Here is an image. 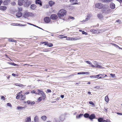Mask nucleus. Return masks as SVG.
Returning <instances> with one entry per match:
<instances>
[{
  "label": "nucleus",
  "mask_w": 122,
  "mask_h": 122,
  "mask_svg": "<svg viewBox=\"0 0 122 122\" xmlns=\"http://www.w3.org/2000/svg\"><path fill=\"white\" fill-rule=\"evenodd\" d=\"M85 61L88 64L91 65L92 67H95V66H94V65H93L90 61Z\"/></svg>",
  "instance_id": "obj_15"
},
{
  "label": "nucleus",
  "mask_w": 122,
  "mask_h": 122,
  "mask_svg": "<svg viewBox=\"0 0 122 122\" xmlns=\"http://www.w3.org/2000/svg\"><path fill=\"white\" fill-rule=\"evenodd\" d=\"M110 75L113 78H115V74H110Z\"/></svg>",
  "instance_id": "obj_40"
},
{
  "label": "nucleus",
  "mask_w": 122,
  "mask_h": 122,
  "mask_svg": "<svg viewBox=\"0 0 122 122\" xmlns=\"http://www.w3.org/2000/svg\"><path fill=\"white\" fill-rule=\"evenodd\" d=\"M70 1L73 3V4H77V0H70Z\"/></svg>",
  "instance_id": "obj_12"
},
{
  "label": "nucleus",
  "mask_w": 122,
  "mask_h": 122,
  "mask_svg": "<svg viewBox=\"0 0 122 122\" xmlns=\"http://www.w3.org/2000/svg\"><path fill=\"white\" fill-rule=\"evenodd\" d=\"M95 88L97 89H99L100 88V87L97 86Z\"/></svg>",
  "instance_id": "obj_63"
},
{
  "label": "nucleus",
  "mask_w": 122,
  "mask_h": 122,
  "mask_svg": "<svg viewBox=\"0 0 122 122\" xmlns=\"http://www.w3.org/2000/svg\"><path fill=\"white\" fill-rule=\"evenodd\" d=\"M95 116L94 114H92L90 116L89 115V118L90 119L91 121L93 119L95 118Z\"/></svg>",
  "instance_id": "obj_8"
},
{
  "label": "nucleus",
  "mask_w": 122,
  "mask_h": 122,
  "mask_svg": "<svg viewBox=\"0 0 122 122\" xmlns=\"http://www.w3.org/2000/svg\"><path fill=\"white\" fill-rule=\"evenodd\" d=\"M43 43H44V45H46L47 46L48 43L46 42H43Z\"/></svg>",
  "instance_id": "obj_49"
},
{
  "label": "nucleus",
  "mask_w": 122,
  "mask_h": 122,
  "mask_svg": "<svg viewBox=\"0 0 122 122\" xmlns=\"http://www.w3.org/2000/svg\"><path fill=\"white\" fill-rule=\"evenodd\" d=\"M18 84V86L19 87H22L23 86L21 84Z\"/></svg>",
  "instance_id": "obj_54"
},
{
  "label": "nucleus",
  "mask_w": 122,
  "mask_h": 122,
  "mask_svg": "<svg viewBox=\"0 0 122 122\" xmlns=\"http://www.w3.org/2000/svg\"><path fill=\"white\" fill-rule=\"evenodd\" d=\"M110 8L112 9H114L115 8V4L112 3H111L110 5Z\"/></svg>",
  "instance_id": "obj_11"
},
{
  "label": "nucleus",
  "mask_w": 122,
  "mask_h": 122,
  "mask_svg": "<svg viewBox=\"0 0 122 122\" xmlns=\"http://www.w3.org/2000/svg\"><path fill=\"white\" fill-rule=\"evenodd\" d=\"M47 46L50 47H52L53 46V45L52 43H50L48 44Z\"/></svg>",
  "instance_id": "obj_39"
},
{
  "label": "nucleus",
  "mask_w": 122,
  "mask_h": 122,
  "mask_svg": "<svg viewBox=\"0 0 122 122\" xmlns=\"http://www.w3.org/2000/svg\"><path fill=\"white\" fill-rule=\"evenodd\" d=\"M31 121V117H29L25 119L24 122H30Z\"/></svg>",
  "instance_id": "obj_9"
},
{
  "label": "nucleus",
  "mask_w": 122,
  "mask_h": 122,
  "mask_svg": "<svg viewBox=\"0 0 122 122\" xmlns=\"http://www.w3.org/2000/svg\"><path fill=\"white\" fill-rule=\"evenodd\" d=\"M83 115V114H81L78 116L77 115L76 116V118H77L79 119Z\"/></svg>",
  "instance_id": "obj_32"
},
{
  "label": "nucleus",
  "mask_w": 122,
  "mask_h": 122,
  "mask_svg": "<svg viewBox=\"0 0 122 122\" xmlns=\"http://www.w3.org/2000/svg\"><path fill=\"white\" fill-rule=\"evenodd\" d=\"M50 18L48 17H45L44 19V20L45 22L46 23H49L50 21Z\"/></svg>",
  "instance_id": "obj_6"
},
{
  "label": "nucleus",
  "mask_w": 122,
  "mask_h": 122,
  "mask_svg": "<svg viewBox=\"0 0 122 122\" xmlns=\"http://www.w3.org/2000/svg\"><path fill=\"white\" fill-rule=\"evenodd\" d=\"M29 0H22V1L25 3H26L27 5H28V1Z\"/></svg>",
  "instance_id": "obj_37"
},
{
  "label": "nucleus",
  "mask_w": 122,
  "mask_h": 122,
  "mask_svg": "<svg viewBox=\"0 0 122 122\" xmlns=\"http://www.w3.org/2000/svg\"><path fill=\"white\" fill-rule=\"evenodd\" d=\"M57 16L56 14H53L51 15L50 18L52 20H55L57 19Z\"/></svg>",
  "instance_id": "obj_5"
},
{
  "label": "nucleus",
  "mask_w": 122,
  "mask_h": 122,
  "mask_svg": "<svg viewBox=\"0 0 122 122\" xmlns=\"http://www.w3.org/2000/svg\"><path fill=\"white\" fill-rule=\"evenodd\" d=\"M74 8L73 7V6L71 5H68V9L70 10L73 9Z\"/></svg>",
  "instance_id": "obj_19"
},
{
  "label": "nucleus",
  "mask_w": 122,
  "mask_h": 122,
  "mask_svg": "<svg viewBox=\"0 0 122 122\" xmlns=\"http://www.w3.org/2000/svg\"><path fill=\"white\" fill-rule=\"evenodd\" d=\"M33 14L31 13L28 12L26 13V15L27 16H32V15Z\"/></svg>",
  "instance_id": "obj_28"
},
{
  "label": "nucleus",
  "mask_w": 122,
  "mask_h": 122,
  "mask_svg": "<svg viewBox=\"0 0 122 122\" xmlns=\"http://www.w3.org/2000/svg\"><path fill=\"white\" fill-rule=\"evenodd\" d=\"M47 91L48 93H50L51 92V90L49 89H47Z\"/></svg>",
  "instance_id": "obj_52"
},
{
  "label": "nucleus",
  "mask_w": 122,
  "mask_h": 122,
  "mask_svg": "<svg viewBox=\"0 0 122 122\" xmlns=\"http://www.w3.org/2000/svg\"><path fill=\"white\" fill-rule=\"evenodd\" d=\"M1 99H4L5 98V97L3 96H1Z\"/></svg>",
  "instance_id": "obj_60"
},
{
  "label": "nucleus",
  "mask_w": 122,
  "mask_h": 122,
  "mask_svg": "<svg viewBox=\"0 0 122 122\" xmlns=\"http://www.w3.org/2000/svg\"><path fill=\"white\" fill-rule=\"evenodd\" d=\"M82 34H84L85 35H86L87 34V33L86 32H85L84 31H82Z\"/></svg>",
  "instance_id": "obj_43"
},
{
  "label": "nucleus",
  "mask_w": 122,
  "mask_h": 122,
  "mask_svg": "<svg viewBox=\"0 0 122 122\" xmlns=\"http://www.w3.org/2000/svg\"><path fill=\"white\" fill-rule=\"evenodd\" d=\"M55 3L51 1H50L49 2V4L50 6H51L53 5H54Z\"/></svg>",
  "instance_id": "obj_26"
},
{
  "label": "nucleus",
  "mask_w": 122,
  "mask_h": 122,
  "mask_svg": "<svg viewBox=\"0 0 122 122\" xmlns=\"http://www.w3.org/2000/svg\"><path fill=\"white\" fill-rule=\"evenodd\" d=\"M12 75L13 76H15L16 75L14 73H13L12 74Z\"/></svg>",
  "instance_id": "obj_61"
},
{
  "label": "nucleus",
  "mask_w": 122,
  "mask_h": 122,
  "mask_svg": "<svg viewBox=\"0 0 122 122\" xmlns=\"http://www.w3.org/2000/svg\"><path fill=\"white\" fill-rule=\"evenodd\" d=\"M102 1L104 2H107V0H102Z\"/></svg>",
  "instance_id": "obj_58"
},
{
  "label": "nucleus",
  "mask_w": 122,
  "mask_h": 122,
  "mask_svg": "<svg viewBox=\"0 0 122 122\" xmlns=\"http://www.w3.org/2000/svg\"><path fill=\"white\" fill-rule=\"evenodd\" d=\"M96 7L99 9H101L103 7V4L101 3H98L96 4L95 5Z\"/></svg>",
  "instance_id": "obj_4"
},
{
  "label": "nucleus",
  "mask_w": 122,
  "mask_h": 122,
  "mask_svg": "<svg viewBox=\"0 0 122 122\" xmlns=\"http://www.w3.org/2000/svg\"><path fill=\"white\" fill-rule=\"evenodd\" d=\"M59 38H67V36H65L64 35H62L59 36Z\"/></svg>",
  "instance_id": "obj_27"
},
{
  "label": "nucleus",
  "mask_w": 122,
  "mask_h": 122,
  "mask_svg": "<svg viewBox=\"0 0 122 122\" xmlns=\"http://www.w3.org/2000/svg\"><path fill=\"white\" fill-rule=\"evenodd\" d=\"M113 45L115 46L116 47H118L119 48H120V47L118 46L116 44H112Z\"/></svg>",
  "instance_id": "obj_50"
},
{
  "label": "nucleus",
  "mask_w": 122,
  "mask_h": 122,
  "mask_svg": "<svg viewBox=\"0 0 122 122\" xmlns=\"http://www.w3.org/2000/svg\"><path fill=\"white\" fill-rule=\"evenodd\" d=\"M69 19H71L74 20V18L72 17L71 16H70L69 17Z\"/></svg>",
  "instance_id": "obj_48"
},
{
  "label": "nucleus",
  "mask_w": 122,
  "mask_h": 122,
  "mask_svg": "<svg viewBox=\"0 0 122 122\" xmlns=\"http://www.w3.org/2000/svg\"><path fill=\"white\" fill-rule=\"evenodd\" d=\"M42 99V97H40L38 99V101H41Z\"/></svg>",
  "instance_id": "obj_44"
},
{
  "label": "nucleus",
  "mask_w": 122,
  "mask_h": 122,
  "mask_svg": "<svg viewBox=\"0 0 122 122\" xmlns=\"http://www.w3.org/2000/svg\"><path fill=\"white\" fill-rule=\"evenodd\" d=\"M75 84L76 85V84H80V82H76L75 83Z\"/></svg>",
  "instance_id": "obj_59"
},
{
  "label": "nucleus",
  "mask_w": 122,
  "mask_h": 122,
  "mask_svg": "<svg viewBox=\"0 0 122 122\" xmlns=\"http://www.w3.org/2000/svg\"><path fill=\"white\" fill-rule=\"evenodd\" d=\"M103 121V119L102 118H99L98 119V121L99 122H102Z\"/></svg>",
  "instance_id": "obj_34"
},
{
  "label": "nucleus",
  "mask_w": 122,
  "mask_h": 122,
  "mask_svg": "<svg viewBox=\"0 0 122 122\" xmlns=\"http://www.w3.org/2000/svg\"><path fill=\"white\" fill-rule=\"evenodd\" d=\"M89 114L87 113H86L84 115V116L85 118L89 117Z\"/></svg>",
  "instance_id": "obj_30"
},
{
  "label": "nucleus",
  "mask_w": 122,
  "mask_h": 122,
  "mask_svg": "<svg viewBox=\"0 0 122 122\" xmlns=\"http://www.w3.org/2000/svg\"><path fill=\"white\" fill-rule=\"evenodd\" d=\"M10 2V0H5L4 2L3 3L5 5H7Z\"/></svg>",
  "instance_id": "obj_14"
},
{
  "label": "nucleus",
  "mask_w": 122,
  "mask_h": 122,
  "mask_svg": "<svg viewBox=\"0 0 122 122\" xmlns=\"http://www.w3.org/2000/svg\"><path fill=\"white\" fill-rule=\"evenodd\" d=\"M93 63L94 65H94V66H95V67H93V68H103L102 67L98 64V62H97L94 61H93Z\"/></svg>",
  "instance_id": "obj_3"
},
{
  "label": "nucleus",
  "mask_w": 122,
  "mask_h": 122,
  "mask_svg": "<svg viewBox=\"0 0 122 122\" xmlns=\"http://www.w3.org/2000/svg\"><path fill=\"white\" fill-rule=\"evenodd\" d=\"M68 5H65L63 6L64 8L66 9H68Z\"/></svg>",
  "instance_id": "obj_36"
},
{
  "label": "nucleus",
  "mask_w": 122,
  "mask_h": 122,
  "mask_svg": "<svg viewBox=\"0 0 122 122\" xmlns=\"http://www.w3.org/2000/svg\"><path fill=\"white\" fill-rule=\"evenodd\" d=\"M41 118L43 120L45 121L46 119V117L45 116H43L41 117Z\"/></svg>",
  "instance_id": "obj_33"
},
{
  "label": "nucleus",
  "mask_w": 122,
  "mask_h": 122,
  "mask_svg": "<svg viewBox=\"0 0 122 122\" xmlns=\"http://www.w3.org/2000/svg\"><path fill=\"white\" fill-rule=\"evenodd\" d=\"M66 11L64 9H61L59 11L57 15L60 19H63L64 16L66 15Z\"/></svg>",
  "instance_id": "obj_1"
},
{
  "label": "nucleus",
  "mask_w": 122,
  "mask_h": 122,
  "mask_svg": "<svg viewBox=\"0 0 122 122\" xmlns=\"http://www.w3.org/2000/svg\"><path fill=\"white\" fill-rule=\"evenodd\" d=\"M36 94L39 95L41 94L42 95L43 98V99H45L46 97V95L44 92L39 89H37Z\"/></svg>",
  "instance_id": "obj_2"
},
{
  "label": "nucleus",
  "mask_w": 122,
  "mask_h": 122,
  "mask_svg": "<svg viewBox=\"0 0 122 122\" xmlns=\"http://www.w3.org/2000/svg\"><path fill=\"white\" fill-rule=\"evenodd\" d=\"M25 98V96L24 95L21 97V100H24Z\"/></svg>",
  "instance_id": "obj_47"
},
{
  "label": "nucleus",
  "mask_w": 122,
  "mask_h": 122,
  "mask_svg": "<svg viewBox=\"0 0 122 122\" xmlns=\"http://www.w3.org/2000/svg\"><path fill=\"white\" fill-rule=\"evenodd\" d=\"M36 3L37 4H39L41 6H42V2L41 0H36Z\"/></svg>",
  "instance_id": "obj_10"
},
{
  "label": "nucleus",
  "mask_w": 122,
  "mask_h": 122,
  "mask_svg": "<svg viewBox=\"0 0 122 122\" xmlns=\"http://www.w3.org/2000/svg\"><path fill=\"white\" fill-rule=\"evenodd\" d=\"M89 103L91 105H93L94 104L92 102H89Z\"/></svg>",
  "instance_id": "obj_53"
},
{
  "label": "nucleus",
  "mask_w": 122,
  "mask_h": 122,
  "mask_svg": "<svg viewBox=\"0 0 122 122\" xmlns=\"http://www.w3.org/2000/svg\"><path fill=\"white\" fill-rule=\"evenodd\" d=\"M36 7V6L34 4H32V5L30 6V8L31 9H35Z\"/></svg>",
  "instance_id": "obj_23"
},
{
  "label": "nucleus",
  "mask_w": 122,
  "mask_h": 122,
  "mask_svg": "<svg viewBox=\"0 0 122 122\" xmlns=\"http://www.w3.org/2000/svg\"><path fill=\"white\" fill-rule=\"evenodd\" d=\"M36 91L33 90L32 91L31 93H35L36 94Z\"/></svg>",
  "instance_id": "obj_45"
},
{
  "label": "nucleus",
  "mask_w": 122,
  "mask_h": 122,
  "mask_svg": "<svg viewBox=\"0 0 122 122\" xmlns=\"http://www.w3.org/2000/svg\"><path fill=\"white\" fill-rule=\"evenodd\" d=\"M23 2L22 0H19L18 1V4L20 5H22L23 4Z\"/></svg>",
  "instance_id": "obj_21"
},
{
  "label": "nucleus",
  "mask_w": 122,
  "mask_h": 122,
  "mask_svg": "<svg viewBox=\"0 0 122 122\" xmlns=\"http://www.w3.org/2000/svg\"><path fill=\"white\" fill-rule=\"evenodd\" d=\"M11 4L13 5H16L15 3L14 2H13L11 3Z\"/></svg>",
  "instance_id": "obj_46"
},
{
  "label": "nucleus",
  "mask_w": 122,
  "mask_h": 122,
  "mask_svg": "<svg viewBox=\"0 0 122 122\" xmlns=\"http://www.w3.org/2000/svg\"><path fill=\"white\" fill-rule=\"evenodd\" d=\"M117 113L118 115H122V113H120L119 112H117Z\"/></svg>",
  "instance_id": "obj_57"
},
{
  "label": "nucleus",
  "mask_w": 122,
  "mask_h": 122,
  "mask_svg": "<svg viewBox=\"0 0 122 122\" xmlns=\"http://www.w3.org/2000/svg\"><path fill=\"white\" fill-rule=\"evenodd\" d=\"M7 9V7L5 6H0V10L3 11H5Z\"/></svg>",
  "instance_id": "obj_13"
},
{
  "label": "nucleus",
  "mask_w": 122,
  "mask_h": 122,
  "mask_svg": "<svg viewBox=\"0 0 122 122\" xmlns=\"http://www.w3.org/2000/svg\"><path fill=\"white\" fill-rule=\"evenodd\" d=\"M72 37H68L66 38V39L67 40H72Z\"/></svg>",
  "instance_id": "obj_38"
},
{
  "label": "nucleus",
  "mask_w": 122,
  "mask_h": 122,
  "mask_svg": "<svg viewBox=\"0 0 122 122\" xmlns=\"http://www.w3.org/2000/svg\"><path fill=\"white\" fill-rule=\"evenodd\" d=\"M22 15V14L20 12H19L16 14V16L18 17L19 18Z\"/></svg>",
  "instance_id": "obj_16"
},
{
  "label": "nucleus",
  "mask_w": 122,
  "mask_h": 122,
  "mask_svg": "<svg viewBox=\"0 0 122 122\" xmlns=\"http://www.w3.org/2000/svg\"><path fill=\"white\" fill-rule=\"evenodd\" d=\"M8 63L10 65H13V63H11L10 62H8Z\"/></svg>",
  "instance_id": "obj_62"
},
{
  "label": "nucleus",
  "mask_w": 122,
  "mask_h": 122,
  "mask_svg": "<svg viewBox=\"0 0 122 122\" xmlns=\"http://www.w3.org/2000/svg\"><path fill=\"white\" fill-rule=\"evenodd\" d=\"M34 121L35 122H39V118L37 116H36L35 117Z\"/></svg>",
  "instance_id": "obj_18"
},
{
  "label": "nucleus",
  "mask_w": 122,
  "mask_h": 122,
  "mask_svg": "<svg viewBox=\"0 0 122 122\" xmlns=\"http://www.w3.org/2000/svg\"><path fill=\"white\" fill-rule=\"evenodd\" d=\"M116 22H117L118 23H120L121 22L120 20H117L116 21Z\"/></svg>",
  "instance_id": "obj_51"
},
{
  "label": "nucleus",
  "mask_w": 122,
  "mask_h": 122,
  "mask_svg": "<svg viewBox=\"0 0 122 122\" xmlns=\"http://www.w3.org/2000/svg\"><path fill=\"white\" fill-rule=\"evenodd\" d=\"M27 103L28 104H30V103H31V102L30 101H27Z\"/></svg>",
  "instance_id": "obj_56"
},
{
  "label": "nucleus",
  "mask_w": 122,
  "mask_h": 122,
  "mask_svg": "<svg viewBox=\"0 0 122 122\" xmlns=\"http://www.w3.org/2000/svg\"><path fill=\"white\" fill-rule=\"evenodd\" d=\"M97 17L99 18L100 19L102 18V14L100 13L98 15Z\"/></svg>",
  "instance_id": "obj_29"
},
{
  "label": "nucleus",
  "mask_w": 122,
  "mask_h": 122,
  "mask_svg": "<svg viewBox=\"0 0 122 122\" xmlns=\"http://www.w3.org/2000/svg\"><path fill=\"white\" fill-rule=\"evenodd\" d=\"M73 38V39H72V40H79L80 39V38Z\"/></svg>",
  "instance_id": "obj_42"
},
{
  "label": "nucleus",
  "mask_w": 122,
  "mask_h": 122,
  "mask_svg": "<svg viewBox=\"0 0 122 122\" xmlns=\"http://www.w3.org/2000/svg\"><path fill=\"white\" fill-rule=\"evenodd\" d=\"M24 108V107L21 106H18L17 107V108L19 110H21Z\"/></svg>",
  "instance_id": "obj_31"
},
{
  "label": "nucleus",
  "mask_w": 122,
  "mask_h": 122,
  "mask_svg": "<svg viewBox=\"0 0 122 122\" xmlns=\"http://www.w3.org/2000/svg\"><path fill=\"white\" fill-rule=\"evenodd\" d=\"M92 16V15L89 14H88L87 17L86 18L85 20H83L82 21L85 22L86 21H87Z\"/></svg>",
  "instance_id": "obj_7"
},
{
  "label": "nucleus",
  "mask_w": 122,
  "mask_h": 122,
  "mask_svg": "<svg viewBox=\"0 0 122 122\" xmlns=\"http://www.w3.org/2000/svg\"><path fill=\"white\" fill-rule=\"evenodd\" d=\"M102 12L103 13H106L107 12V8L105 7H103L102 9Z\"/></svg>",
  "instance_id": "obj_20"
},
{
  "label": "nucleus",
  "mask_w": 122,
  "mask_h": 122,
  "mask_svg": "<svg viewBox=\"0 0 122 122\" xmlns=\"http://www.w3.org/2000/svg\"><path fill=\"white\" fill-rule=\"evenodd\" d=\"M91 76H92L93 77H95L97 78H101V75H98L95 76H90V77Z\"/></svg>",
  "instance_id": "obj_22"
},
{
  "label": "nucleus",
  "mask_w": 122,
  "mask_h": 122,
  "mask_svg": "<svg viewBox=\"0 0 122 122\" xmlns=\"http://www.w3.org/2000/svg\"><path fill=\"white\" fill-rule=\"evenodd\" d=\"M19 12L21 11L22 10V9L21 8H18Z\"/></svg>",
  "instance_id": "obj_55"
},
{
  "label": "nucleus",
  "mask_w": 122,
  "mask_h": 122,
  "mask_svg": "<svg viewBox=\"0 0 122 122\" xmlns=\"http://www.w3.org/2000/svg\"><path fill=\"white\" fill-rule=\"evenodd\" d=\"M8 40L9 42H14L15 43L16 42V40H13L11 38L9 39Z\"/></svg>",
  "instance_id": "obj_25"
},
{
  "label": "nucleus",
  "mask_w": 122,
  "mask_h": 122,
  "mask_svg": "<svg viewBox=\"0 0 122 122\" xmlns=\"http://www.w3.org/2000/svg\"><path fill=\"white\" fill-rule=\"evenodd\" d=\"M64 116H61L60 118L61 121H62L64 119Z\"/></svg>",
  "instance_id": "obj_35"
},
{
  "label": "nucleus",
  "mask_w": 122,
  "mask_h": 122,
  "mask_svg": "<svg viewBox=\"0 0 122 122\" xmlns=\"http://www.w3.org/2000/svg\"><path fill=\"white\" fill-rule=\"evenodd\" d=\"M89 73L88 72H79L77 74L78 75L79 74H89Z\"/></svg>",
  "instance_id": "obj_17"
},
{
  "label": "nucleus",
  "mask_w": 122,
  "mask_h": 122,
  "mask_svg": "<svg viewBox=\"0 0 122 122\" xmlns=\"http://www.w3.org/2000/svg\"><path fill=\"white\" fill-rule=\"evenodd\" d=\"M21 91H20V92H19L18 94H17V95L16 96V98L17 99H19L20 97V93L21 92Z\"/></svg>",
  "instance_id": "obj_24"
},
{
  "label": "nucleus",
  "mask_w": 122,
  "mask_h": 122,
  "mask_svg": "<svg viewBox=\"0 0 122 122\" xmlns=\"http://www.w3.org/2000/svg\"><path fill=\"white\" fill-rule=\"evenodd\" d=\"M29 92H27L25 93V94L27 95V94H29Z\"/></svg>",
  "instance_id": "obj_64"
},
{
  "label": "nucleus",
  "mask_w": 122,
  "mask_h": 122,
  "mask_svg": "<svg viewBox=\"0 0 122 122\" xmlns=\"http://www.w3.org/2000/svg\"><path fill=\"white\" fill-rule=\"evenodd\" d=\"M7 105L9 107H11L12 105L10 103H8L7 104Z\"/></svg>",
  "instance_id": "obj_41"
}]
</instances>
